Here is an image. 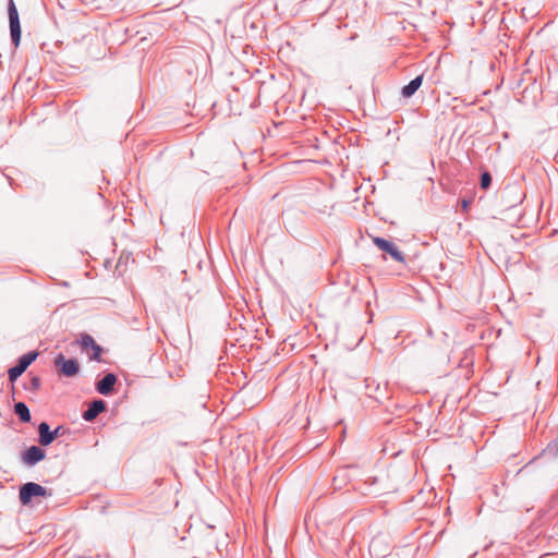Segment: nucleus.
Returning <instances> with one entry per match:
<instances>
[{"instance_id": "f257e3e1", "label": "nucleus", "mask_w": 558, "mask_h": 558, "mask_svg": "<svg viewBox=\"0 0 558 558\" xmlns=\"http://www.w3.org/2000/svg\"><path fill=\"white\" fill-rule=\"evenodd\" d=\"M52 496L51 490L46 487L34 483L27 482L20 487L19 498L23 506H27L32 502L35 497H50Z\"/></svg>"}, {"instance_id": "f03ea898", "label": "nucleus", "mask_w": 558, "mask_h": 558, "mask_svg": "<svg viewBox=\"0 0 558 558\" xmlns=\"http://www.w3.org/2000/svg\"><path fill=\"white\" fill-rule=\"evenodd\" d=\"M8 13L10 23L11 40L14 47H19L21 41V23L16 5L13 0L8 2Z\"/></svg>"}, {"instance_id": "7ed1b4c3", "label": "nucleus", "mask_w": 558, "mask_h": 558, "mask_svg": "<svg viewBox=\"0 0 558 558\" xmlns=\"http://www.w3.org/2000/svg\"><path fill=\"white\" fill-rule=\"evenodd\" d=\"M65 428L62 425L57 426L53 430H50V426L47 422H41L38 425V441L40 446L47 447L51 445L58 437L65 434Z\"/></svg>"}, {"instance_id": "20e7f679", "label": "nucleus", "mask_w": 558, "mask_h": 558, "mask_svg": "<svg viewBox=\"0 0 558 558\" xmlns=\"http://www.w3.org/2000/svg\"><path fill=\"white\" fill-rule=\"evenodd\" d=\"M38 353L36 351H29L23 354L17 363L8 371L9 380L14 383L26 369L27 367L36 360Z\"/></svg>"}, {"instance_id": "39448f33", "label": "nucleus", "mask_w": 558, "mask_h": 558, "mask_svg": "<svg viewBox=\"0 0 558 558\" xmlns=\"http://www.w3.org/2000/svg\"><path fill=\"white\" fill-rule=\"evenodd\" d=\"M373 243L383 252L387 253L395 262L405 264V256L391 241L380 236H374Z\"/></svg>"}, {"instance_id": "423d86ee", "label": "nucleus", "mask_w": 558, "mask_h": 558, "mask_svg": "<svg viewBox=\"0 0 558 558\" xmlns=\"http://www.w3.org/2000/svg\"><path fill=\"white\" fill-rule=\"evenodd\" d=\"M54 365L58 367L60 375L73 377L80 372V364L75 359H65L63 354H59L54 359Z\"/></svg>"}, {"instance_id": "0eeeda50", "label": "nucleus", "mask_w": 558, "mask_h": 558, "mask_svg": "<svg viewBox=\"0 0 558 558\" xmlns=\"http://www.w3.org/2000/svg\"><path fill=\"white\" fill-rule=\"evenodd\" d=\"M46 458V451L39 446H31L22 452V461L25 465L33 466Z\"/></svg>"}, {"instance_id": "6e6552de", "label": "nucleus", "mask_w": 558, "mask_h": 558, "mask_svg": "<svg viewBox=\"0 0 558 558\" xmlns=\"http://www.w3.org/2000/svg\"><path fill=\"white\" fill-rule=\"evenodd\" d=\"M107 410V403L102 399H95L89 404L87 410L82 413L83 420L93 422L97 416Z\"/></svg>"}, {"instance_id": "1a4fd4ad", "label": "nucleus", "mask_w": 558, "mask_h": 558, "mask_svg": "<svg viewBox=\"0 0 558 558\" xmlns=\"http://www.w3.org/2000/svg\"><path fill=\"white\" fill-rule=\"evenodd\" d=\"M80 343L83 350L92 349L93 353L89 356L90 360L101 361L102 348L95 342L90 335H82Z\"/></svg>"}, {"instance_id": "9d476101", "label": "nucleus", "mask_w": 558, "mask_h": 558, "mask_svg": "<svg viewBox=\"0 0 558 558\" xmlns=\"http://www.w3.org/2000/svg\"><path fill=\"white\" fill-rule=\"evenodd\" d=\"M117 380L118 378L113 373H108L96 383V390L100 395L109 396L113 392Z\"/></svg>"}, {"instance_id": "9b49d317", "label": "nucleus", "mask_w": 558, "mask_h": 558, "mask_svg": "<svg viewBox=\"0 0 558 558\" xmlns=\"http://www.w3.org/2000/svg\"><path fill=\"white\" fill-rule=\"evenodd\" d=\"M423 83V74L417 75L415 78L410 81L405 86L402 87L401 95L404 98H411L421 87Z\"/></svg>"}, {"instance_id": "f8f14e48", "label": "nucleus", "mask_w": 558, "mask_h": 558, "mask_svg": "<svg viewBox=\"0 0 558 558\" xmlns=\"http://www.w3.org/2000/svg\"><path fill=\"white\" fill-rule=\"evenodd\" d=\"M14 413L22 423H29L32 420L31 412L26 403L20 401L14 404Z\"/></svg>"}, {"instance_id": "ddd939ff", "label": "nucleus", "mask_w": 558, "mask_h": 558, "mask_svg": "<svg viewBox=\"0 0 558 558\" xmlns=\"http://www.w3.org/2000/svg\"><path fill=\"white\" fill-rule=\"evenodd\" d=\"M23 387L26 391L36 393L41 387V379L39 376L34 375L27 383H24Z\"/></svg>"}, {"instance_id": "4468645a", "label": "nucleus", "mask_w": 558, "mask_h": 558, "mask_svg": "<svg viewBox=\"0 0 558 558\" xmlns=\"http://www.w3.org/2000/svg\"><path fill=\"white\" fill-rule=\"evenodd\" d=\"M492 185V175L488 171H484L481 174L480 186L483 190H488Z\"/></svg>"}, {"instance_id": "2eb2a0df", "label": "nucleus", "mask_w": 558, "mask_h": 558, "mask_svg": "<svg viewBox=\"0 0 558 558\" xmlns=\"http://www.w3.org/2000/svg\"><path fill=\"white\" fill-rule=\"evenodd\" d=\"M376 545H377V539L373 538L371 542V545H369L371 550L374 549L376 547Z\"/></svg>"}, {"instance_id": "dca6fc26", "label": "nucleus", "mask_w": 558, "mask_h": 558, "mask_svg": "<svg viewBox=\"0 0 558 558\" xmlns=\"http://www.w3.org/2000/svg\"><path fill=\"white\" fill-rule=\"evenodd\" d=\"M469 206H470V202H469V201H466V199H463V201H462V207H463V209L469 208Z\"/></svg>"}, {"instance_id": "f3484780", "label": "nucleus", "mask_w": 558, "mask_h": 558, "mask_svg": "<svg viewBox=\"0 0 558 558\" xmlns=\"http://www.w3.org/2000/svg\"><path fill=\"white\" fill-rule=\"evenodd\" d=\"M526 468L527 465H525L523 469H520V473L523 472Z\"/></svg>"}]
</instances>
